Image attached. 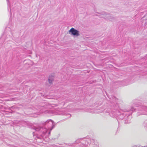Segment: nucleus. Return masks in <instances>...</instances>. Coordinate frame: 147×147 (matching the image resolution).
<instances>
[{"instance_id": "1", "label": "nucleus", "mask_w": 147, "mask_h": 147, "mask_svg": "<svg viewBox=\"0 0 147 147\" xmlns=\"http://www.w3.org/2000/svg\"><path fill=\"white\" fill-rule=\"evenodd\" d=\"M69 32V33H71L72 35L76 36L79 35L78 31L73 28H71Z\"/></svg>"}, {"instance_id": "2", "label": "nucleus", "mask_w": 147, "mask_h": 147, "mask_svg": "<svg viewBox=\"0 0 147 147\" xmlns=\"http://www.w3.org/2000/svg\"><path fill=\"white\" fill-rule=\"evenodd\" d=\"M54 80V76L50 75L49 76L48 80L50 84H52Z\"/></svg>"}]
</instances>
